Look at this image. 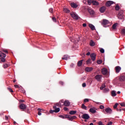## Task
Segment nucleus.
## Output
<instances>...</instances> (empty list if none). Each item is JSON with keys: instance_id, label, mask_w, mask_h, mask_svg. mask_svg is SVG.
I'll use <instances>...</instances> for the list:
<instances>
[{"instance_id": "obj_1", "label": "nucleus", "mask_w": 125, "mask_h": 125, "mask_svg": "<svg viewBox=\"0 0 125 125\" xmlns=\"http://www.w3.org/2000/svg\"><path fill=\"white\" fill-rule=\"evenodd\" d=\"M53 108L54 110H51L50 111V114H52L53 113H59V112H60V108L59 107H56V105L53 106Z\"/></svg>"}, {"instance_id": "obj_2", "label": "nucleus", "mask_w": 125, "mask_h": 125, "mask_svg": "<svg viewBox=\"0 0 125 125\" xmlns=\"http://www.w3.org/2000/svg\"><path fill=\"white\" fill-rule=\"evenodd\" d=\"M6 57V55L0 51V57H1L0 60L1 62H5V59L4 58H5Z\"/></svg>"}, {"instance_id": "obj_3", "label": "nucleus", "mask_w": 125, "mask_h": 125, "mask_svg": "<svg viewBox=\"0 0 125 125\" xmlns=\"http://www.w3.org/2000/svg\"><path fill=\"white\" fill-rule=\"evenodd\" d=\"M70 16L73 19H76V20H78L79 19V16L77 15L76 13H75L74 12H72L70 13Z\"/></svg>"}, {"instance_id": "obj_4", "label": "nucleus", "mask_w": 125, "mask_h": 125, "mask_svg": "<svg viewBox=\"0 0 125 125\" xmlns=\"http://www.w3.org/2000/svg\"><path fill=\"white\" fill-rule=\"evenodd\" d=\"M119 19H124V11L120 10L118 15Z\"/></svg>"}, {"instance_id": "obj_5", "label": "nucleus", "mask_w": 125, "mask_h": 125, "mask_svg": "<svg viewBox=\"0 0 125 125\" xmlns=\"http://www.w3.org/2000/svg\"><path fill=\"white\" fill-rule=\"evenodd\" d=\"M82 119H84V120H88L90 117L88 114L85 113L82 116Z\"/></svg>"}, {"instance_id": "obj_6", "label": "nucleus", "mask_w": 125, "mask_h": 125, "mask_svg": "<svg viewBox=\"0 0 125 125\" xmlns=\"http://www.w3.org/2000/svg\"><path fill=\"white\" fill-rule=\"evenodd\" d=\"M111 4H114V1H111V0H109V1H107L106 2L105 6H107V7H110V6Z\"/></svg>"}, {"instance_id": "obj_7", "label": "nucleus", "mask_w": 125, "mask_h": 125, "mask_svg": "<svg viewBox=\"0 0 125 125\" xmlns=\"http://www.w3.org/2000/svg\"><path fill=\"white\" fill-rule=\"evenodd\" d=\"M20 108L21 110H25V109L27 108V106L24 104H21L20 105Z\"/></svg>"}, {"instance_id": "obj_8", "label": "nucleus", "mask_w": 125, "mask_h": 125, "mask_svg": "<svg viewBox=\"0 0 125 125\" xmlns=\"http://www.w3.org/2000/svg\"><path fill=\"white\" fill-rule=\"evenodd\" d=\"M109 23H110V22L109 21L104 19V20H103L102 24L105 25H107Z\"/></svg>"}, {"instance_id": "obj_9", "label": "nucleus", "mask_w": 125, "mask_h": 125, "mask_svg": "<svg viewBox=\"0 0 125 125\" xmlns=\"http://www.w3.org/2000/svg\"><path fill=\"white\" fill-rule=\"evenodd\" d=\"M95 79L98 81V82H100L101 81V79H102V76L101 75H96L95 77Z\"/></svg>"}, {"instance_id": "obj_10", "label": "nucleus", "mask_w": 125, "mask_h": 125, "mask_svg": "<svg viewBox=\"0 0 125 125\" xmlns=\"http://www.w3.org/2000/svg\"><path fill=\"white\" fill-rule=\"evenodd\" d=\"M70 104V101L68 100H66L63 102V105H64V106H65L66 107H69Z\"/></svg>"}, {"instance_id": "obj_11", "label": "nucleus", "mask_w": 125, "mask_h": 125, "mask_svg": "<svg viewBox=\"0 0 125 125\" xmlns=\"http://www.w3.org/2000/svg\"><path fill=\"white\" fill-rule=\"evenodd\" d=\"M89 111L90 113H92V114H95V113H96V109L95 108V107H92L90 108Z\"/></svg>"}, {"instance_id": "obj_12", "label": "nucleus", "mask_w": 125, "mask_h": 125, "mask_svg": "<svg viewBox=\"0 0 125 125\" xmlns=\"http://www.w3.org/2000/svg\"><path fill=\"white\" fill-rule=\"evenodd\" d=\"M90 57L93 61H94L96 59V55L95 53H93L90 55Z\"/></svg>"}, {"instance_id": "obj_13", "label": "nucleus", "mask_w": 125, "mask_h": 125, "mask_svg": "<svg viewBox=\"0 0 125 125\" xmlns=\"http://www.w3.org/2000/svg\"><path fill=\"white\" fill-rule=\"evenodd\" d=\"M105 111L106 113H107V114H112V109H111L110 107H107L105 109Z\"/></svg>"}, {"instance_id": "obj_14", "label": "nucleus", "mask_w": 125, "mask_h": 125, "mask_svg": "<svg viewBox=\"0 0 125 125\" xmlns=\"http://www.w3.org/2000/svg\"><path fill=\"white\" fill-rule=\"evenodd\" d=\"M105 10H106V7L105 6H103L101 7L100 9V11L101 13H104Z\"/></svg>"}, {"instance_id": "obj_15", "label": "nucleus", "mask_w": 125, "mask_h": 125, "mask_svg": "<svg viewBox=\"0 0 125 125\" xmlns=\"http://www.w3.org/2000/svg\"><path fill=\"white\" fill-rule=\"evenodd\" d=\"M122 69V68L120 66H116L115 71L116 73H120V71Z\"/></svg>"}, {"instance_id": "obj_16", "label": "nucleus", "mask_w": 125, "mask_h": 125, "mask_svg": "<svg viewBox=\"0 0 125 125\" xmlns=\"http://www.w3.org/2000/svg\"><path fill=\"white\" fill-rule=\"evenodd\" d=\"M93 70V68L92 67H86L85 68V72H91Z\"/></svg>"}, {"instance_id": "obj_17", "label": "nucleus", "mask_w": 125, "mask_h": 125, "mask_svg": "<svg viewBox=\"0 0 125 125\" xmlns=\"http://www.w3.org/2000/svg\"><path fill=\"white\" fill-rule=\"evenodd\" d=\"M70 5L73 8H77V7H78V5L76 3H71Z\"/></svg>"}, {"instance_id": "obj_18", "label": "nucleus", "mask_w": 125, "mask_h": 125, "mask_svg": "<svg viewBox=\"0 0 125 125\" xmlns=\"http://www.w3.org/2000/svg\"><path fill=\"white\" fill-rule=\"evenodd\" d=\"M89 27L90 28L92 31H94V30H95V27L92 24H89Z\"/></svg>"}, {"instance_id": "obj_19", "label": "nucleus", "mask_w": 125, "mask_h": 125, "mask_svg": "<svg viewBox=\"0 0 125 125\" xmlns=\"http://www.w3.org/2000/svg\"><path fill=\"white\" fill-rule=\"evenodd\" d=\"M119 80L120 82H125V76H121L119 78Z\"/></svg>"}, {"instance_id": "obj_20", "label": "nucleus", "mask_w": 125, "mask_h": 125, "mask_svg": "<svg viewBox=\"0 0 125 125\" xmlns=\"http://www.w3.org/2000/svg\"><path fill=\"white\" fill-rule=\"evenodd\" d=\"M107 69L106 68H103L102 70V73L103 74V75H106V74H107Z\"/></svg>"}, {"instance_id": "obj_21", "label": "nucleus", "mask_w": 125, "mask_h": 125, "mask_svg": "<svg viewBox=\"0 0 125 125\" xmlns=\"http://www.w3.org/2000/svg\"><path fill=\"white\" fill-rule=\"evenodd\" d=\"M83 60L79 61L78 63H77V66H78V67H81V66L82 65H83Z\"/></svg>"}, {"instance_id": "obj_22", "label": "nucleus", "mask_w": 125, "mask_h": 125, "mask_svg": "<svg viewBox=\"0 0 125 125\" xmlns=\"http://www.w3.org/2000/svg\"><path fill=\"white\" fill-rule=\"evenodd\" d=\"M119 25V23H115L112 25V29L113 30H117V26Z\"/></svg>"}, {"instance_id": "obj_23", "label": "nucleus", "mask_w": 125, "mask_h": 125, "mask_svg": "<svg viewBox=\"0 0 125 125\" xmlns=\"http://www.w3.org/2000/svg\"><path fill=\"white\" fill-rule=\"evenodd\" d=\"M63 100L60 101L59 103H57L56 104V106H57L58 107H61L62 106L61 103H63Z\"/></svg>"}, {"instance_id": "obj_24", "label": "nucleus", "mask_w": 125, "mask_h": 125, "mask_svg": "<svg viewBox=\"0 0 125 125\" xmlns=\"http://www.w3.org/2000/svg\"><path fill=\"white\" fill-rule=\"evenodd\" d=\"M59 117L62 119H67L68 115L64 114L63 115H60Z\"/></svg>"}, {"instance_id": "obj_25", "label": "nucleus", "mask_w": 125, "mask_h": 125, "mask_svg": "<svg viewBox=\"0 0 125 125\" xmlns=\"http://www.w3.org/2000/svg\"><path fill=\"white\" fill-rule=\"evenodd\" d=\"M92 3H93V5H99V3L95 0H93Z\"/></svg>"}, {"instance_id": "obj_26", "label": "nucleus", "mask_w": 125, "mask_h": 125, "mask_svg": "<svg viewBox=\"0 0 125 125\" xmlns=\"http://www.w3.org/2000/svg\"><path fill=\"white\" fill-rule=\"evenodd\" d=\"M68 56L67 55H65L63 56V57L62 58V60H68Z\"/></svg>"}, {"instance_id": "obj_27", "label": "nucleus", "mask_w": 125, "mask_h": 125, "mask_svg": "<svg viewBox=\"0 0 125 125\" xmlns=\"http://www.w3.org/2000/svg\"><path fill=\"white\" fill-rule=\"evenodd\" d=\"M81 108L83 110H87V107L84 105V104H82Z\"/></svg>"}, {"instance_id": "obj_28", "label": "nucleus", "mask_w": 125, "mask_h": 125, "mask_svg": "<svg viewBox=\"0 0 125 125\" xmlns=\"http://www.w3.org/2000/svg\"><path fill=\"white\" fill-rule=\"evenodd\" d=\"M76 113H77V111L76 110H72L69 112L70 115H75V114H76Z\"/></svg>"}, {"instance_id": "obj_29", "label": "nucleus", "mask_w": 125, "mask_h": 125, "mask_svg": "<svg viewBox=\"0 0 125 125\" xmlns=\"http://www.w3.org/2000/svg\"><path fill=\"white\" fill-rule=\"evenodd\" d=\"M116 95H117V94L116 93V91H112L111 92V96L113 97H115V96H116Z\"/></svg>"}, {"instance_id": "obj_30", "label": "nucleus", "mask_w": 125, "mask_h": 125, "mask_svg": "<svg viewBox=\"0 0 125 125\" xmlns=\"http://www.w3.org/2000/svg\"><path fill=\"white\" fill-rule=\"evenodd\" d=\"M37 110L38 111V115L41 116L42 115V112H41L42 111V109L38 108Z\"/></svg>"}, {"instance_id": "obj_31", "label": "nucleus", "mask_w": 125, "mask_h": 125, "mask_svg": "<svg viewBox=\"0 0 125 125\" xmlns=\"http://www.w3.org/2000/svg\"><path fill=\"white\" fill-rule=\"evenodd\" d=\"M89 13H90V14H91V15H93V14H94V11L91 10V9H89L88 10Z\"/></svg>"}, {"instance_id": "obj_32", "label": "nucleus", "mask_w": 125, "mask_h": 125, "mask_svg": "<svg viewBox=\"0 0 125 125\" xmlns=\"http://www.w3.org/2000/svg\"><path fill=\"white\" fill-rule=\"evenodd\" d=\"M90 45L91 46H94V45H95V43L92 41H91V42H90Z\"/></svg>"}, {"instance_id": "obj_33", "label": "nucleus", "mask_w": 125, "mask_h": 125, "mask_svg": "<svg viewBox=\"0 0 125 125\" xmlns=\"http://www.w3.org/2000/svg\"><path fill=\"white\" fill-rule=\"evenodd\" d=\"M121 34L122 35H123V36H125V28L122 29Z\"/></svg>"}, {"instance_id": "obj_34", "label": "nucleus", "mask_w": 125, "mask_h": 125, "mask_svg": "<svg viewBox=\"0 0 125 125\" xmlns=\"http://www.w3.org/2000/svg\"><path fill=\"white\" fill-rule=\"evenodd\" d=\"M63 11L66 12V13H69L70 12V10L68 9L67 8H64L63 9Z\"/></svg>"}, {"instance_id": "obj_35", "label": "nucleus", "mask_w": 125, "mask_h": 125, "mask_svg": "<svg viewBox=\"0 0 125 125\" xmlns=\"http://www.w3.org/2000/svg\"><path fill=\"white\" fill-rule=\"evenodd\" d=\"M115 10H120V6L117 4L115 7Z\"/></svg>"}, {"instance_id": "obj_36", "label": "nucleus", "mask_w": 125, "mask_h": 125, "mask_svg": "<svg viewBox=\"0 0 125 125\" xmlns=\"http://www.w3.org/2000/svg\"><path fill=\"white\" fill-rule=\"evenodd\" d=\"M67 119H68L69 121H73V118H72V116H71V115H68V117L67 118Z\"/></svg>"}, {"instance_id": "obj_37", "label": "nucleus", "mask_w": 125, "mask_h": 125, "mask_svg": "<svg viewBox=\"0 0 125 125\" xmlns=\"http://www.w3.org/2000/svg\"><path fill=\"white\" fill-rule=\"evenodd\" d=\"M106 86V85H105V83H104L101 87H100V89H101V90H102V89H103L104 88H105V87Z\"/></svg>"}, {"instance_id": "obj_38", "label": "nucleus", "mask_w": 125, "mask_h": 125, "mask_svg": "<svg viewBox=\"0 0 125 125\" xmlns=\"http://www.w3.org/2000/svg\"><path fill=\"white\" fill-rule=\"evenodd\" d=\"M118 105H119V104L118 103H116L115 104V105L113 106L114 109H117V108L118 107Z\"/></svg>"}, {"instance_id": "obj_39", "label": "nucleus", "mask_w": 125, "mask_h": 125, "mask_svg": "<svg viewBox=\"0 0 125 125\" xmlns=\"http://www.w3.org/2000/svg\"><path fill=\"white\" fill-rule=\"evenodd\" d=\"M8 67V64L5 63V64H4L3 65V67L4 69L7 68Z\"/></svg>"}, {"instance_id": "obj_40", "label": "nucleus", "mask_w": 125, "mask_h": 125, "mask_svg": "<svg viewBox=\"0 0 125 125\" xmlns=\"http://www.w3.org/2000/svg\"><path fill=\"white\" fill-rule=\"evenodd\" d=\"M89 99H84L83 102H84V103H86L87 102H89Z\"/></svg>"}, {"instance_id": "obj_41", "label": "nucleus", "mask_w": 125, "mask_h": 125, "mask_svg": "<svg viewBox=\"0 0 125 125\" xmlns=\"http://www.w3.org/2000/svg\"><path fill=\"white\" fill-rule=\"evenodd\" d=\"M100 51L101 53H104L105 52V50H104V49L103 48H101L100 50Z\"/></svg>"}, {"instance_id": "obj_42", "label": "nucleus", "mask_w": 125, "mask_h": 125, "mask_svg": "<svg viewBox=\"0 0 125 125\" xmlns=\"http://www.w3.org/2000/svg\"><path fill=\"white\" fill-rule=\"evenodd\" d=\"M49 12H50V13H53V12L54 11V10L52 8H50L49 9Z\"/></svg>"}, {"instance_id": "obj_43", "label": "nucleus", "mask_w": 125, "mask_h": 125, "mask_svg": "<svg viewBox=\"0 0 125 125\" xmlns=\"http://www.w3.org/2000/svg\"><path fill=\"white\" fill-rule=\"evenodd\" d=\"M121 107H125V103H122L120 104Z\"/></svg>"}, {"instance_id": "obj_44", "label": "nucleus", "mask_w": 125, "mask_h": 125, "mask_svg": "<svg viewBox=\"0 0 125 125\" xmlns=\"http://www.w3.org/2000/svg\"><path fill=\"white\" fill-rule=\"evenodd\" d=\"M104 92H108V91H109V89L105 88L104 89Z\"/></svg>"}, {"instance_id": "obj_45", "label": "nucleus", "mask_w": 125, "mask_h": 125, "mask_svg": "<svg viewBox=\"0 0 125 125\" xmlns=\"http://www.w3.org/2000/svg\"><path fill=\"white\" fill-rule=\"evenodd\" d=\"M91 59H88L87 61H86V64H89V63H90V61H91Z\"/></svg>"}, {"instance_id": "obj_46", "label": "nucleus", "mask_w": 125, "mask_h": 125, "mask_svg": "<svg viewBox=\"0 0 125 125\" xmlns=\"http://www.w3.org/2000/svg\"><path fill=\"white\" fill-rule=\"evenodd\" d=\"M7 89L9 90V91H10V92H13V90H12L11 88L8 87Z\"/></svg>"}, {"instance_id": "obj_47", "label": "nucleus", "mask_w": 125, "mask_h": 125, "mask_svg": "<svg viewBox=\"0 0 125 125\" xmlns=\"http://www.w3.org/2000/svg\"><path fill=\"white\" fill-rule=\"evenodd\" d=\"M1 52H2V51H3V52H4V53H8V51H7V50H1Z\"/></svg>"}, {"instance_id": "obj_48", "label": "nucleus", "mask_w": 125, "mask_h": 125, "mask_svg": "<svg viewBox=\"0 0 125 125\" xmlns=\"http://www.w3.org/2000/svg\"><path fill=\"white\" fill-rule=\"evenodd\" d=\"M87 3L89 4V5H90V4H91V0H88Z\"/></svg>"}, {"instance_id": "obj_49", "label": "nucleus", "mask_w": 125, "mask_h": 125, "mask_svg": "<svg viewBox=\"0 0 125 125\" xmlns=\"http://www.w3.org/2000/svg\"><path fill=\"white\" fill-rule=\"evenodd\" d=\"M14 86L16 88H20L21 87V86H19V85H14Z\"/></svg>"}, {"instance_id": "obj_50", "label": "nucleus", "mask_w": 125, "mask_h": 125, "mask_svg": "<svg viewBox=\"0 0 125 125\" xmlns=\"http://www.w3.org/2000/svg\"><path fill=\"white\" fill-rule=\"evenodd\" d=\"M97 63L98 64H101V63H102V60H99L97 62Z\"/></svg>"}, {"instance_id": "obj_51", "label": "nucleus", "mask_w": 125, "mask_h": 125, "mask_svg": "<svg viewBox=\"0 0 125 125\" xmlns=\"http://www.w3.org/2000/svg\"><path fill=\"white\" fill-rule=\"evenodd\" d=\"M98 124L99 125H103V123H102L101 121L99 122Z\"/></svg>"}, {"instance_id": "obj_52", "label": "nucleus", "mask_w": 125, "mask_h": 125, "mask_svg": "<svg viewBox=\"0 0 125 125\" xmlns=\"http://www.w3.org/2000/svg\"><path fill=\"white\" fill-rule=\"evenodd\" d=\"M112 124H113V122H112V121H110L107 123V125H112Z\"/></svg>"}, {"instance_id": "obj_53", "label": "nucleus", "mask_w": 125, "mask_h": 125, "mask_svg": "<svg viewBox=\"0 0 125 125\" xmlns=\"http://www.w3.org/2000/svg\"><path fill=\"white\" fill-rule=\"evenodd\" d=\"M52 19L54 22H56V18L55 17H53Z\"/></svg>"}, {"instance_id": "obj_54", "label": "nucleus", "mask_w": 125, "mask_h": 125, "mask_svg": "<svg viewBox=\"0 0 125 125\" xmlns=\"http://www.w3.org/2000/svg\"><path fill=\"white\" fill-rule=\"evenodd\" d=\"M82 86L83 87H85V86H86V84L85 83H83L82 84Z\"/></svg>"}, {"instance_id": "obj_55", "label": "nucleus", "mask_w": 125, "mask_h": 125, "mask_svg": "<svg viewBox=\"0 0 125 125\" xmlns=\"http://www.w3.org/2000/svg\"><path fill=\"white\" fill-rule=\"evenodd\" d=\"M63 110H64L65 111H68V110H69V108L66 107H63Z\"/></svg>"}, {"instance_id": "obj_56", "label": "nucleus", "mask_w": 125, "mask_h": 125, "mask_svg": "<svg viewBox=\"0 0 125 125\" xmlns=\"http://www.w3.org/2000/svg\"><path fill=\"white\" fill-rule=\"evenodd\" d=\"M75 66V64L74 63H71V65H70V67L71 68H74V66Z\"/></svg>"}, {"instance_id": "obj_57", "label": "nucleus", "mask_w": 125, "mask_h": 125, "mask_svg": "<svg viewBox=\"0 0 125 125\" xmlns=\"http://www.w3.org/2000/svg\"><path fill=\"white\" fill-rule=\"evenodd\" d=\"M71 118L73 120H75V119H77V116H72Z\"/></svg>"}, {"instance_id": "obj_58", "label": "nucleus", "mask_w": 125, "mask_h": 125, "mask_svg": "<svg viewBox=\"0 0 125 125\" xmlns=\"http://www.w3.org/2000/svg\"><path fill=\"white\" fill-rule=\"evenodd\" d=\"M100 109H104V105H100Z\"/></svg>"}, {"instance_id": "obj_59", "label": "nucleus", "mask_w": 125, "mask_h": 125, "mask_svg": "<svg viewBox=\"0 0 125 125\" xmlns=\"http://www.w3.org/2000/svg\"><path fill=\"white\" fill-rule=\"evenodd\" d=\"M60 84H61V85H63V84H64V83L62 81H60Z\"/></svg>"}, {"instance_id": "obj_60", "label": "nucleus", "mask_w": 125, "mask_h": 125, "mask_svg": "<svg viewBox=\"0 0 125 125\" xmlns=\"http://www.w3.org/2000/svg\"><path fill=\"white\" fill-rule=\"evenodd\" d=\"M83 27H86V23H83Z\"/></svg>"}, {"instance_id": "obj_61", "label": "nucleus", "mask_w": 125, "mask_h": 125, "mask_svg": "<svg viewBox=\"0 0 125 125\" xmlns=\"http://www.w3.org/2000/svg\"><path fill=\"white\" fill-rule=\"evenodd\" d=\"M86 55H87L88 56L90 55V52H89L87 53Z\"/></svg>"}, {"instance_id": "obj_62", "label": "nucleus", "mask_w": 125, "mask_h": 125, "mask_svg": "<svg viewBox=\"0 0 125 125\" xmlns=\"http://www.w3.org/2000/svg\"><path fill=\"white\" fill-rule=\"evenodd\" d=\"M5 120H8V117L7 116H5Z\"/></svg>"}, {"instance_id": "obj_63", "label": "nucleus", "mask_w": 125, "mask_h": 125, "mask_svg": "<svg viewBox=\"0 0 125 125\" xmlns=\"http://www.w3.org/2000/svg\"><path fill=\"white\" fill-rule=\"evenodd\" d=\"M13 83H16V79H14L13 80Z\"/></svg>"}, {"instance_id": "obj_64", "label": "nucleus", "mask_w": 125, "mask_h": 125, "mask_svg": "<svg viewBox=\"0 0 125 125\" xmlns=\"http://www.w3.org/2000/svg\"><path fill=\"white\" fill-rule=\"evenodd\" d=\"M89 125H93V123H90Z\"/></svg>"}]
</instances>
